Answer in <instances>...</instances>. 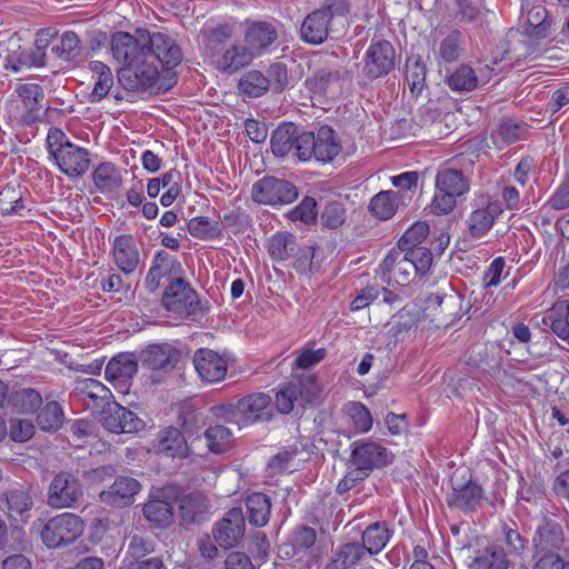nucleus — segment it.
Masks as SVG:
<instances>
[{
	"mask_svg": "<svg viewBox=\"0 0 569 569\" xmlns=\"http://www.w3.org/2000/svg\"><path fill=\"white\" fill-rule=\"evenodd\" d=\"M343 72L340 69L321 68L308 80L315 92L335 96L341 91Z\"/></svg>",
	"mask_w": 569,
	"mask_h": 569,
	"instance_id": "34",
	"label": "nucleus"
},
{
	"mask_svg": "<svg viewBox=\"0 0 569 569\" xmlns=\"http://www.w3.org/2000/svg\"><path fill=\"white\" fill-rule=\"evenodd\" d=\"M368 557L366 548L360 542H347L340 546L326 569H349L365 561Z\"/></svg>",
	"mask_w": 569,
	"mask_h": 569,
	"instance_id": "33",
	"label": "nucleus"
},
{
	"mask_svg": "<svg viewBox=\"0 0 569 569\" xmlns=\"http://www.w3.org/2000/svg\"><path fill=\"white\" fill-rule=\"evenodd\" d=\"M341 146L336 140L335 131L328 127L322 126L318 131L301 132L299 144V160L308 161L315 158L319 162H330L340 152Z\"/></svg>",
	"mask_w": 569,
	"mask_h": 569,
	"instance_id": "7",
	"label": "nucleus"
},
{
	"mask_svg": "<svg viewBox=\"0 0 569 569\" xmlns=\"http://www.w3.org/2000/svg\"><path fill=\"white\" fill-rule=\"evenodd\" d=\"M254 58L244 43H234L221 52L213 63L220 72L232 74L249 66Z\"/></svg>",
	"mask_w": 569,
	"mask_h": 569,
	"instance_id": "26",
	"label": "nucleus"
},
{
	"mask_svg": "<svg viewBox=\"0 0 569 569\" xmlns=\"http://www.w3.org/2000/svg\"><path fill=\"white\" fill-rule=\"evenodd\" d=\"M547 206L553 210H565L569 208V173L566 174L561 183L547 201Z\"/></svg>",
	"mask_w": 569,
	"mask_h": 569,
	"instance_id": "62",
	"label": "nucleus"
},
{
	"mask_svg": "<svg viewBox=\"0 0 569 569\" xmlns=\"http://www.w3.org/2000/svg\"><path fill=\"white\" fill-rule=\"evenodd\" d=\"M102 426L114 433H134L144 428V422L131 410L112 403L103 412Z\"/></svg>",
	"mask_w": 569,
	"mask_h": 569,
	"instance_id": "19",
	"label": "nucleus"
},
{
	"mask_svg": "<svg viewBox=\"0 0 569 569\" xmlns=\"http://www.w3.org/2000/svg\"><path fill=\"white\" fill-rule=\"evenodd\" d=\"M542 323L549 327L553 333L562 339L567 330H569L568 301H557L543 316Z\"/></svg>",
	"mask_w": 569,
	"mask_h": 569,
	"instance_id": "43",
	"label": "nucleus"
},
{
	"mask_svg": "<svg viewBox=\"0 0 569 569\" xmlns=\"http://www.w3.org/2000/svg\"><path fill=\"white\" fill-rule=\"evenodd\" d=\"M84 525L74 513L64 512L48 520L41 530V539L49 548H58L76 541L83 532Z\"/></svg>",
	"mask_w": 569,
	"mask_h": 569,
	"instance_id": "8",
	"label": "nucleus"
},
{
	"mask_svg": "<svg viewBox=\"0 0 569 569\" xmlns=\"http://www.w3.org/2000/svg\"><path fill=\"white\" fill-rule=\"evenodd\" d=\"M249 522L256 527H263L269 521L271 502L268 496L254 492L246 500Z\"/></svg>",
	"mask_w": 569,
	"mask_h": 569,
	"instance_id": "44",
	"label": "nucleus"
},
{
	"mask_svg": "<svg viewBox=\"0 0 569 569\" xmlns=\"http://www.w3.org/2000/svg\"><path fill=\"white\" fill-rule=\"evenodd\" d=\"M396 50L387 40L369 46L363 59V74L369 80L387 76L395 68Z\"/></svg>",
	"mask_w": 569,
	"mask_h": 569,
	"instance_id": "11",
	"label": "nucleus"
},
{
	"mask_svg": "<svg viewBox=\"0 0 569 569\" xmlns=\"http://www.w3.org/2000/svg\"><path fill=\"white\" fill-rule=\"evenodd\" d=\"M251 198L262 204H287L298 198V189L288 180L264 177L252 184Z\"/></svg>",
	"mask_w": 569,
	"mask_h": 569,
	"instance_id": "9",
	"label": "nucleus"
},
{
	"mask_svg": "<svg viewBox=\"0 0 569 569\" xmlns=\"http://www.w3.org/2000/svg\"><path fill=\"white\" fill-rule=\"evenodd\" d=\"M301 132L292 122H283L273 130L270 139L272 153L278 158H283L295 150L293 156L299 159V144Z\"/></svg>",
	"mask_w": 569,
	"mask_h": 569,
	"instance_id": "25",
	"label": "nucleus"
},
{
	"mask_svg": "<svg viewBox=\"0 0 569 569\" xmlns=\"http://www.w3.org/2000/svg\"><path fill=\"white\" fill-rule=\"evenodd\" d=\"M27 208L23 192L19 186H6L0 190V214L26 217Z\"/></svg>",
	"mask_w": 569,
	"mask_h": 569,
	"instance_id": "41",
	"label": "nucleus"
},
{
	"mask_svg": "<svg viewBox=\"0 0 569 569\" xmlns=\"http://www.w3.org/2000/svg\"><path fill=\"white\" fill-rule=\"evenodd\" d=\"M427 68L419 56L409 57L406 62V79L412 94H419L425 88Z\"/></svg>",
	"mask_w": 569,
	"mask_h": 569,
	"instance_id": "53",
	"label": "nucleus"
},
{
	"mask_svg": "<svg viewBox=\"0 0 569 569\" xmlns=\"http://www.w3.org/2000/svg\"><path fill=\"white\" fill-rule=\"evenodd\" d=\"M74 396L87 407L96 408L111 397L110 390L100 381L86 378L76 382Z\"/></svg>",
	"mask_w": 569,
	"mask_h": 569,
	"instance_id": "32",
	"label": "nucleus"
},
{
	"mask_svg": "<svg viewBox=\"0 0 569 569\" xmlns=\"http://www.w3.org/2000/svg\"><path fill=\"white\" fill-rule=\"evenodd\" d=\"M63 410L57 401L48 402L38 415L37 421L43 431H57L63 422Z\"/></svg>",
	"mask_w": 569,
	"mask_h": 569,
	"instance_id": "54",
	"label": "nucleus"
},
{
	"mask_svg": "<svg viewBox=\"0 0 569 569\" xmlns=\"http://www.w3.org/2000/svg\"><path fill=\"white\" fill-rule=\"evenodd\" d=\"M429 224L425 221H417L406 230L398 241V249H415L429 234Z\"/></svg>",
	"mask_w": 569,
	"mask_h": 569,
	"instance_id": "55",
	"label": "nucleus"
},
{
	"mask_svg": "<svg viewBox=\"0 0 569 569\" xmlns=\"http://www.w3.org/2000/svg\"><path fill=\"white\" fill-rule=\"evenodd\" d=\"M346 221V210L340 202L333 201L328 203L322 213V226L329 229H337Z\"/></svg>",
	"mask_w": 569,
	"mask_h": 569,
	"instance_id": "59",
	"label": "nucleus"
},
{
	"mask_svg": "<svg viewBox=\"0 0 569 569\" xmlns=\"http://www.w3.org/2000/svg\"><path fill=\"white\" fill-rule=\"evenodd\" d=\"M447 84L452 91L470 92L478 87L479 80L470 66L461 64L447 78Z\"/></svg>",
	"mask_w": 569,
	"mask_h": 569,
	"instance_id": "50",
	"label": "nucleus"
},
{
	"mask_svg": "<svg viewBox=\"0 0 569 569\" xmlns=\"http://www.w3.org/2000/svg\"><path fill=\"white\" fill-rule=\"evenodd\" d=\"M270 88V83L259 70H250L242 74L239 80V91L249 98L262 97Z\"/></svg>",
	"mask_w": 569,
	"mask_h": 569,
	"instance_id": "46",
	"label": "nucleus"
},
{
	"mask_svg": "<svg viewBox=\"0 0 569 569\" xmlns=\"http://www.w3.org/2000/svg\"><path fill=\"white\" fill-rule=\"evenodd\" d=\"M92 180L101 193H110L120 189L122 176L112 162L100 163L92 172Z\"/></svg>",
	"mask_w": 569,
	"mask_h": 569,
	"instance_id": "38",
	"label": "nucleus"
},
{
	"mask_svg": "<svg viewBox=\"0 0 569 569\" xmlns=\"http://www.w3.org/2000/svg\"><path fill=\"white\" fill-rule=\"evenodd\" d=\"M431 264V251H390L381 263V270L389 283L405 287L417 273H426Z\"/></svg>",
	"mask_w": 569,
	"mask_h": 569,
	"instance_id": "3",
	"label": "nucleus"
},
{
	"mask_svg": "<svg viewBox=\"0 0 569 569\" xmlns=\"http://www.w3.org/2000/svg\"><path fill=\"white\" fill-rule=\"evenodd\" d=\"M7 503L9 516L14 518V515L22 517L24 512L29 511L32 500L27 490L14 488L8 491Z\"/></svg>",
	"mask_w": 569,
	"mask_h": 569,
	"instance_id": "56",
	"label": "nucleus"
},
{
	"mask_svg": "<svg viewBox=\"0 0 569 569\" xmlns=\"http://www.w3.org/2000/svg\"><path fill=\"white\" fill-rule=\"evenodd\" d=\"M152 447L157 453L170 458L183 459L190 453L184 436L174 427H169L158 432L152 441Z\"/></svg>",
	"mask_w": 569,
	"mask_h": 569,
	"instance_id": "22",
	"label": "nucleus"
},
{
	"mask_svg": "<svg viewBox=\"0 0 569 569\" xmlns=\"http://www.w3.org/2000/svg\"><path fill=\"white\" fill-rule=\"evenodd\" d=\"M233 36V26L231 23H219L214 27H206L200 31V41L204 56L217 58L227 41Z\"/></svg>",
	"mask_w": 569,
	"mask_h": 569,
	"instance_id": "30",
	"label": "nucleus"
},
{
	"mask_svg": "<svg viewBox=\"0 0 569 569\" xmlns=\"http://www.w3.org/2000/svg\"><path fill=\"white\" fill-rule=\"evenodd\" d=\"M470 186L462 171L451 168L438 170L435 180V194L430 203L433 214H448L457 207L459 198L469 192Z\"/></svg>",
	"mask_w": 569,
	"mask_h": 569,
	"instance_id": "5",
	"label": "nucleus"
},
{
	"mask_svg": "<svg viewBox=\"0 0 569 569\" xmlns=\"http://www.w3.org/2000/svg\"><path fill=\"white\" fill-rule=\"evenodd\" d=\"M188 230L191 236L203 240L214 239L220 234L219 224L206 217L191 219L188 222Z\"/></svg>",
	"mask_w": 569,
	"mask_h": 569,
	"instance_id": "57",
	"label": "nucleus"
},
{
	"mask_svg": "<svg viewBox=\"0 0 569 569\" xmlns=\"http://www.w3.org/2000/svg\"><path fill=\"white\" fill-rule=\"evenodd\" d=\"M44 36H50L49 30H40L37 33L36 50H21L10 52L6 60V68L13 71H20L24 67H42L44 64V52L42 49L47 47L48 39H43Z\"/></svg>",
	"mask_w": 569,
	"mask_h": 569,
	"instance_id": "24",
	"label": "nucleus"
},
{
	"mask_svg": "<svg viewBox=\"0 0 569 569\" xmlns=\"http://www.w3.org/2000/svg\"><path fill=\"white\" fill-rule=\"evenodd\" d=\"M178 502L181 520L187 525L203 520L211 508L208 498L200 491L178 496Z\"/></svg>",
	"mask_w": 569,
	"mask_h": 569,
	"instance_id": "31",
	"label": "nucleus"
},
{
	"mask_svg": "<svg viewBox=\"0 0 569 569\" xmlns=\"http://www.w3.org/2000/svg\"><path fill=\"white\" fill-rule=\"evenodd\" d=\"M193 365L204 381L214 383L221 381L227 373L226 360L211 349H199L193 355Z\"/></svg>",
	"mask_w": 569,
	"mask_h": 569,
	"instance_id": "21",
	"label": "nucleus"
},
{
	"mask_svg": "<svg viewBox=\"0 0 569 569\" xmlns=\"http://www.w3.org/2000/svg\"><path fill=\"white\" fill-rule=\"evenodd\" d=\"M317 202L311 197H306L299 206L293 208L288 217L292 221H301L306 224L312 223L317 219Z\"/></svg>",
	"mask_w": 569,
	"mask_h": 569,
	"instance_id": "58",
	"label": "nucleus"
},
{
	"mask_svg": "<svg viewBox=\"0 0 569 569\" xmlns=\"http://www.w3.org/2000/svg\"><path fill=\"white\" fill-rule=\"evenodd\" d=\"M42 402L40 392L31 388L16 390L9 396L11 409L21 415L34 413Z\"/></svg>",
	"mask_w": 569,
	"mask_h": 569,
	"instance_id": "42",
	"label": "nucleus"
},
{
	"mask_svg": "<svg viewBox=\"0 0 569 569\" xmlns=\"http://www.w3.org/2000/svg\"><path fill=\"white\" fill-rule=\"evenodd\" d=\"M179 488L170 485L163 487L143 507L146 519L158 527H167L172 522L173 511L170 500H177Z\"/></svg>",
	"mask_w": 569,
	"mask_h": 569,
	"instance_id": "16",
	"label": "nucleus"
},
{
	"mask_svg": "<svg viewBox=\"0 0 569 569\" xmlns=\"http://www.w3.org/2000/svg\"><path fill=\"white\" fill-rule=\"evenodd\" d=\"M246 531V519L240 508H232L212 527L214 541L223 549H231L240 543Z\"/></svg>",
	"mask_w": 569,
	"mask_h": 569,
	"instance_id": "12",
	"label": "nucleus"
},
{
	"mask_svg": "<svg viewBox=\"0 0 569 569\" xmlns=\"http://www.w3.org/2000/svg\"><path fill=\"white\" fill-rule=\"evenodd\" d=\"M526 132V124L512 119H502L498 129L491 133V138L498 148L511 144L522 139Z\"/></svg>",
	"mask_w": 569,
	"mask_h": 569,
	"instance_id": "47",
	"label": "nucleus"
},
{
	"mask_svg": "<svg viewBox=\"0 0 569 569\" xmlns=\"http://www.w3.org/2000/svg\"><path fill=\"white\" fill-rule=\"evenodd\" d=\"M90 69L97 76L93 90L90 93V101L99 102L110 92L113 86V74L111 69L101 61H92Z\"/></svg>",
	"mask_w": 569,
	"mask_h": 569,
	"instance_id": "45",
	"label": "nucleus"
},
{
	"mask_svg": "<svg viewBox=\"0 0 569 569\" xmlns=\"http://www.w3.org/2000/svg\"><path fill=\"white\" fill-rule=\"evenodd\" d=\"M59 169L68 177L83 176L90 166V153L74 143H64V148L54 157Z\"/></svg>",
	"mask_w": 569,
	"mask_h": 569,
	"instance_id": "20",
	"label": "nucleus"
},
{
	"mask_svg": "<svg viewBox=\"0 0 569 569\" xmlns=\"http://www.w3.org/2000/svg\"><path fill=\"white\" fill-rule=\"evenodd\" d=\"M183 273L181 263L169 251H158L147 273L146 287L156 291L161 284L183 278Z\"/></svg>",
	"mask_w": 569,
	"mask_h": 569,
	"instance_id": "13",
	"label": "nucleus"
},
{
	"mask_svg": "<svg viewBox=\"0 0 569 569\" xmlns=\"http://www.w3.org/2000/svg\"><path fill=\"white\" fill-rule=\"evenodd\" d=\"M208 449L213 453L229 450L233 442L232 432L222 425L209 427L204 432Z\"/></svg>",
	"mask_w": 569,
	"mask_h": 569,
	"instance_id": "51",
	"label": "nucleus"
},
{
	"mask_svg": "<svg viewBox=\"0 0 569 569\" xmlns=\"http://www.w3.org/2000/svg\"><path fill=\"white\" fill-rule=\"evenodd\" d=\"M266 79L270 83V88L276 92L283 91L288 83L287 66L282 62H274L267 69Z\"/></svg>",
	"mask_w": 569,
	"mask_h": 569,
	"instance_id": "60",
	"label": "nucleus"
},
{
	"mask_svg": "<svg viewBox=\"0 0 569 569\" xmlns=\"http://www.w3.org/2000/svg\"><path fill=\"white\" fill-rule=\"evenodd\" d=\"M412 194L387 190L377 193L369 203V210L380 220H388L395 216L400 206H407Z\"/></svg>",
	"mask_w": 569,
	"mask_h": 569,
	"instance_id": "27",
	"label": "nucleus"
},
{
	"mask_svg": "<svg viewBox=\"0 0 569 569\" xmlns=\"http://www.w3.org/2000/svg\"><path fill=\"white\" fill-rule=\"evenodd\" d=\"M110 47L113 59L122 63L117 79L124 90L158 93L177 83V74L171 70L182 61V51L168 33L143 31L136 38L119 31L112 34Z\"/></svg>",
	"mask_w": 569,
	"mask_h": 569,
	"instance_id": "1",
	"label": "nucleus"
},
{
	"mask_svg": "<svg viewBox=\"0 0 569 569\" xmlns=\"http://www.w3.org/2000/svg\"><path fill=\"white\" fill-rule=\"evenodd\" d=\"M522 14L526 13L527 17V24L528 29L527 31L532 36L537 38H543L546 37V31L548 27L550 26L547 22V10L541 4H532L530 6L527 3L526 6H522L521 8Z\"/></svg>",
	"mask_w": 569,
	"mask_h": 569,
	"instance_id": "48",
	"label": "nucleus"
},
{
	"mask_svg": "<svg viewBox=\"0 0 569 569\" xmlns=\"http://www.w3.org/2000/svg\"><path fill=\"white\" fill-rule=\"evenodd\" d=\"M502 204L489 196H482L476 201V208L467 219L470 234L473 238L483 237L493 226L496 219L502 213Z\"/></svg>",
	"mask_w": 569,
	"mask_h": 569,
	"instance_id": "15",
	"label": "nucleus"
},
{
	"mask_svg": "<svg viewBox=\"0 0 569 569\" xmlns=\"http://www.w3.org/2000/svg\"><path fill=\"white\" fill-rule=\"evenodd\" d=\"M217 416L228 421H234L239 426L268 421L272 417V399L268 393L253 392L234 403L217 407Z\"/></svg>",
	"mask_w": 569,
	"mask_h": 569,
	"instance_id": "4",
	"label": "nucleus"
},
{
	"mask_svg": "<svg viewBox=\"0 0 569 569\" xmlns=\"http://www.w3.org/2000/svg\"><path fill=\"white\" fill-rule=\"evenodd\" d=\"M391 461L387 448L372 441H355L352 443L351 463L365 477L376 468H382Z\"/></svg>",
	"mask_w": 569,
	"mask_h": 569,
	"instance_id": "10",
	"label": "nucleus"
},
{
	"mask_svg": "<svg viewBox=\"0 0 569 569\" xmlns=\"http://www.w3.org/2000/svg\"><path fill=\"white\" fill-rule=\"evenodd\" d=\"M82 497L79 480L71 473L60 472L49 487L48 503L58 509L73 507Z\"/></svg>",
	"mask_w": 569,
	"mask_h": 569,
	"instance_id": "14",
	"label": "nucleus"
},
{
	"mask_svg": "<svg viewBox=\"0 0 569 569\" xmlns=\"http://www.w3.org/2000/svg\"><path fill=\"white\" fill-rule=\"evenodd\" d=\"M244 26L243 43L254 57L266 53L278 39V30L271 22L247 20Z\"/></svg>",
	"mask_w": 569,
	"mask_h": 569,
	"instance_id": "17",
	"label": "nucleus"
},
{
	"mask_svg": "<svg viewBox=\"0 0 569 569\" xmlns=\"http://www.w3.org/2000/svg\"><path fill=\"white\" fill-rule=\"evenodd\" d=\"M298 386L288 385L276 393L274 407L280 413H289L297 400Z\"/></svg>",
	"mask_w": 569,
	"mask_h": 569,
	"instance_id": "61",
	"label": "nucleus"
},
{
	"mask_svg": "<svg viewBox=\"0 0 569 569\" xmlns=\"http://www.w3.org/2000/svg\"><path fill=\"white\" fill-rule=\"evenodd\" d=\"M391 532L386 522L369 525L361 535V546L366 548L368 557L378 555L390 540Z\"/></svg>",
	"mask_w": 569,
	"mask_h": 569,
	"instance_id": "39",
	"label": "nucleus"
},
{
	"mask_svg": "<svg viewBox=\"0 0 569 569\" xmlns=\"http://www.w3.org/2000/svg\"><path fill=\"white\" fill-rule=\"evenodd\" d=\"M343 411L350 420L355 433H365L371 429V413L361 402H348L345 406Z\"/></svg>",
	"mask_w": 569,
	"mask_h": 569,
	"instance_id": "52",
	"label": "nucleus"
},
{
	"mask_svg": "<svg viewBox=\"0 0 569 569\" xmlns=\"http://www.w3.org/2000/svg\"><path fill=\"white\" fill-rule=\"evenodd\" d=\"M316 539V530L311 527L302 526L295 530L292 545L297 550L307 551L315 545Z\"/></svg>",
	"mask_w": 569,
	"mask_h": 569,
	"instance_id": "64",
	"label": "nucleus"
},
{
	"mask_svg": "<svg viewBox=\"0 0 569 569\" xmlns=\"http://www.w3.org/2000/svg\"><path fill=\"white\" fill-rule=\"evenodd\" d=\"M138 370V363L132 353H120L107 365L104 376L109 381L126 383Z\"/></svg>",
	"mask_w": 569,
	"mask_h": 569,
	"instance_id": "37",
	"label": "nucleus"
},
{
	"mask_svg": "<svg viewBox=\"0 0 569 569\" xmlns=\"http://www.w3.org/2000/svg\"><path fill=\"white\" fill-rule=\"evenodd\" d=\"M532 541L537 551L553 552V550L562 547L565 541L563 531L553 515L543 516Z\"/></svg>",
	"mask_w": 569,
	"mask_h": 569,
	"instance_id": "23",
	"label": "nucleus"
},
{
	"mask_svg": "<svg viewBox=\"0 0 569 569\" xmlns=\"http://www.w3.org/2000/svg\"><path fill=\"white\" fill-rule=\"evenodd\" d=\"M161 305L169 316L178 319L202 315L198 295L184 278L164 286Z\"/></svg>",
	"mask_w": 569,
	"mask_h": 569,
	"instance_id": "6",
	"label": "nucleus"
},
{
	"mask_svg": "<svg viewBox=\"0 0 569 569\" xmlns=\"http://www.w3.org/2000/svg\"><path fill=\"white\" fill-rule=\"evenodd\" d=\"M466 42L462 32L458 29L451 30L439 43L438 54L442 62L452 63L463 57Z\"/></svg>",
	"mask_w": 569,
	"mask_h": 569,
	"instance_id": "40",
	"label": "nucleus"
},
{
	"mask_svg": "<svg viewBox=\"0 0 569 569\" xmlns=\"http://www.w3.org/2000/svg\"><path fill=\"white\" fill-rule=\"evenodd\" d=\"M177 361L178 352L168 343L150 346L143 352V362L152 370H169Z\"/></svg>",
	"mask_w": 569,
	"mask_h": 569,
	"instance_id": "35",
	"label": "nucleus"
},
{
	"mask_svg": "<svg viewBox=\"0 0 569 569\" xmlns=\"http://www.w3.org/2000/svg\"><path fill=\"white\" fill-rule=\"evenodd\" d=\"M510 565L503 546L490 542L476 552L468 563V569H508Z\"/></svg>",
	"mask_w": 569,
	"mask_h": 569,
	"instance_id": "29",
	"label": "nucleus"
},
{
	"mask_svg": "<svg viewBox=\"0 0 569 569\" xmlns=\"http://www.w3.org/2000/svg\"><path fill=\"white\" fill-rule=\"evenodd\" d=\"M349 13L348 0H325L319 9L303 19L300 28L301 39L309 44L318 46L331 34L340 36Z\"/></svg>",
	"mask_w": 569,
	"mask_h": 569,
	"instance_id": "2",
	"label": "nucleus"
},
{
	"mask_svg": "<svg viewBox=\"0 0 569 569\" xmlns=\"http://www.w3.org/2000/svg\"><path fill=\"white\" fill-rule=\"evenodd\" d=\"M51 52L63 61L77 60L82 53L78 34L73 31L63 32L59 43L52 46Z\"/></svg>",
	"mask_w": 569,
	"mask_h": 569,
	"instance_id": "49",
	"label": "nucleus"
},
{
	"mask_svg": "<svg viewBox=\"0 0 569 569\" xmlns=\"http://www.w3.org/2000/svg\"><path fill=\"white\" fill-rule=\"evenodd\" d=\"M16 92L21 100L23 110L14 113V118L26 126L41 120V101L44 99L43 89L37 83H21Z\"/></svg>",
	"mask_w": 569,
	"mask_h": 569,
	"instance_id": "18",
	"label": "nucleus"
},
{
	"mask_svg": "<svg viewBox=\"0 0 569 569\" xmlns=\"http://www.w3.org/2000/svg\"><path fill=\"white\" fill-rule=\"evenodd\" d=\"M505 543L508 548L506 552L509 559L510 557H521L527 548V541L511 528L505 529Z\"/></svg>",
	"mask_w": 569,
	"mask_h": 569,
	"instance_id": "63",
	"label": "nucleus"
},
{
	"mask_svg": "<svg viewBox=\"0 0 569 569\" xmlns=\"http://www.w3.org/2000/svg\"><path fill=\"white\" fill-rule=\"evenodd\" d=\"M482 499V489L479 485L469 481L460 489H453L448 495L447 502L450 507L463 511H472L479 506Z\"/></svg>",
	"mask_w": 569,
	"mask_h": 569,
	"instance_id": "36",
	"label": "nucleus"
},
{
	"mask_svg": "<svg viewBox=\"0 0 569 569\" xmlns=\"http://www.w3.org/2000/svg\"><path fill=\"white\" fill-rule=\"evenodd\" d=\"M140 489L141 486L136 479L119 477L108 490L100 493V499L107 505L122 507L130 505Z\"/></svg>",
	"mask_w": 569,
	"mask_h": 569,
	"instance_id": "28",
	"label": "nucleus"
}]
</instances>
